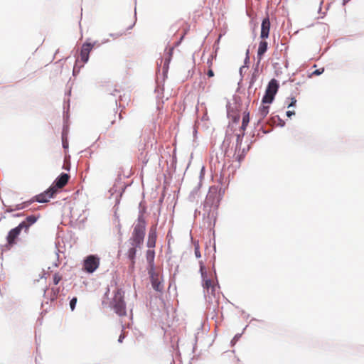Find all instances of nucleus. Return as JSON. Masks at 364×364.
Masks as SVG:
<instances>
[{"label":"nucleus","instance_id":"nucleus-3","mask_svg":"<svg viewBox=\"0 0 364 364\" xmlns=\"http://www.w3.org/2000/svg\"><path fill=\"white\" fill-rule=\"evenodd\" d=\"M38 217L35 215L28 216L25 220L22 221L17 227L11 229L7 235L6 240L9 246H13L16 243V239L18 237L21 230L28 232L29 228L33 225Z\"/></svg>","mask_w":364,"mask_h":364},{"label":"nucleus","instance_id":"nucleus-5","mask_svg":"<svg viewBox=\"0 0 364 364\" xmlns=\"http://www.w3.org/2000/svg\"><path fill=\"white\" fill-rule=\"evenodd\" d=\"M100 264V258L97 255H90L84 259L82 269L88 274H92L98 269Z\"/></svg>","mask_w":364,"mask_h":364},{"label":"nucleus","instance_id":"nucleus-18","mask_svg":"<svg viewBox=\"0 0 364 364\" xmlns=\"http://www.w3.org/2000/svg\"><path fill=\"white\" fill-rule=\"evenodd\" d=\"M62 144L63 147L64 149H67L68 147V141L67 139V133L66 132L63 131L62 133Z\"/></svg>","mask_w":364,"mask_h":364},{"label":"nucleus","instance_id":"nucleus-11","mask_svg":"<svg viewBox=\"0 0 364 364\" xmlns=\"http://www.w3.org/2000/svg\"><path fill=\"white\" fill-rule=\"evenodd\" d=\"M157 238L156 225H152L149 231L147 247L149 248H154L156 246Z\"/></svg>","mask_w":364,"mask_h":364},{"label":"nucleus","instance_id":"nucleus-7","mask_svg":"<svg viewBox=\"0 0 364 364\" xmlns=\"http://www.w3.org/2000/svg\"><path fill=\"white\" fill-rule=\"evenodd\" d=\"M148 272L153 289L156 291L161 292L164 290V285L159 273L156 271L155 268L148 269Z\"/></svg>","mask_w":364,"mask_h":364},{"label":"nucleus","instance_id":"nucleus-14","mask_svg":"<svg viewBox=\"0 0 364 364\" xmlns=\"http://www.w3.org/2000/svg\"><path fill=\"white\" fill-rule=\"evenodd\" d=\"M268 48V43L265 41V39H262L259 43L258 50H257V60L259 62L262 58L264 54L266 53Z\"/></svg>","mask_w":364,"mask_h":364},{"label":"nucleus","instance_id":"nucleus-15","mask_svg":"<svg viewBox=\"0 0 364 364\" xmlns=\"http://www.w3.org/2000/svg\"><path fill=\"white\" fill-rule=\"evenodd\" d=\"M154 257H155V252L154 250H148L146 254V261L149 264V269L155 268L154 266Z\"/></svg>","mask_w":364,"mask_h":364},{"label":"nucleus","instance_id":"nucleus-19","mask_svg":"<svg viewBox=\"0 0 364 364\" xmlns=\"http://www.w3.org/2000/svg\"><path fill=\"white\" fill-rule=\"evenodd\" d=\"M244 135H245V132H242V134L237 135L236 149L240 147V145H241V143H242V138H243Z\"/></svg>","mask_w":364,"mask_h":364},{"label":"nucleus","instance_id":"nucleus-31","mask_svg":"<svg viewBox=\"0 0 364 364\" xmlns=\"http://www.w3.org/2000/svg\"><path fill=\"white\" fill-rule=\"evenodd\" d=\"M350 0H343V5H346Z\"/></svg>","mask_w":364,"mask_h":364},{"label":"nucleus","instance_id":"nucleus-20","mask_svg":"<svg viewBox=\"0 0 364 364\" xmlns=\"http://www.w3.org/2000/svg\"><path fill=\"white\" fill-rule=\"evenodd\" d=\"M62 279V276L59 273H55L53 275V283L57 285Z\"/></svg>","mask_w":364,"mask_h":364},{"label":"nucleus","instance_id":"nucleus-10","mask_svg":"<svg viewBox=\"0 0 364 364\" xmlns=\"http://www.w3.org/2000/svg\"><path fill=\"white\" fill-rule=\"evenodd\" d=\"M93 45L90 43H85L81 48L80 51V60L85 63L89 60V55L93 48Z\"/></svg>","mask_w":364,"mask_h":364},{"label":"nucleus","instance_id":"nucleus-21","mask_svg":"<svg viewBox=\"0 0 364 364\" xmlns=\"http://www.w3.org/2000/svg\"><path fill=\"white\" fill-rule=\"evenodd\" d=\"M216 55H210L207 60V65L208 66V68H211L213 64V59L215 58Z\"/></svg>","mask_w":364,"mask_h":364},{"label":"nucleus","instance_id":"nucleus-2","mask_svg":"<svg viewBox=\"0 0 364 364\" xmlns=\"http://www.w3.org/2000/svg\"><path fill=\"white\" fill-rule=\"evenodd\" d=\"M220 203V196L218 191V188L215 186L210 188L209 192L205 198L203 211L204 215L207 214V217L210 220L215 222L217 215V209ZM211 223V221H210Z\"/></svg>","mask_w":364,"mask_h":364},{"label":"nucleus","instance_id":"nucleus-13","mask_svg":"<svg viewBox=\"0 0 364 364\" xmlns=\"http://www.w3.org/2000/svg\"><path fill=\"white\" fill-rule=\"evenodd\" d=\"M200 270H201L202 277L203 279V288L205 289L208 292L209 291V289H210L211 293H213L215 291V288L213 281H212L211 279H206V273L203 272V267L200 268Z\"/></svg>","mask_w":364,"mask_h":364},{"label":"nucleus","instance_id":"nucleus-29","mask_svg":"<svg viewBox=\"0 0 364 364\" xmlns=\"http://www.w3.org/2000/svg\"><path fill=\"white\" fill-rule=\"evenodd\" d=\"M124 334H121V335L119 336V337L118 341H119V343H122V341H123V339H124Z\"/></svg>","mask_w":364,"mask_h":364},{"label":"nucleus","instance_id":"nucleus-26","mask_svg":"<svg viewBox=\"0 0 364 364\" xmlns=\"http://www.w3.org/2000/svg\"><path fill=\"white\" fill-rule=\"evenodd\" d=\"M291 102L289 104L288 107H294L296 105V100L294 97L291 99Z\"/></svg>","mask_w":364,"mask_h":364},{"label":"nucleus","instance_id":"nucleus-12","mask_svg":"<svg viewBox=\"0 0 364 364\" xmlns=\"http://www.w3.org/2000/svg\"><path fill=\"white\" fill-rule=\"evenodd\" d=\"M270 30V21L268 17L264 18L262 20V25H261V33H260V38L262 39H266L269 37Z\"/></svg>","mask_w":364,"mask_h":364},{"label":"nucleus","instance_id":"nucleus-25","mask_svg":"<svg viewBox=\"0 0 364 364\" xmlns=\"http://www.w3.org/2000/svg\"><path fill=\"white\" fill-rule=\"evenodd\" d=\"M207 75L209 77H212L214 76V72L213 70H212V68H209L208 72H207Z\"/></svg>","mask_w":364,"mask_h":364},{"label":"nucleus","instance_id":"nucleus-28","mask_svg":"<svg viewBox=\"0 0 364 364\" xmlns=\"http://www.w3.org/2000/svg\"><path fill=\"white\" fill-rule=\"evenodd\" d=\"M25 207H26V205L24 204H19V205H16V210H20V209L24 208Z\"/></svg>","mask_w":364,"mask_h":364},{"label":"nucleus","instance_id":"nucleus-8","mask_svg":"<svg viewBox=\"0 0 364 364\" xmlns=\"http://www.w3.org/2000/svg\"><path fill=\"white\" fill-rule=\"evenodd\" d=\"M56 192L54 190V188H52L51 186L44 191L43 193H41L34 197V200L38 203H47L49 201V200L54 197Z\"/></svg>","mask_w":364,"mask_h":364},{"label":"nucleus","instance_id":"nucleus-1","mask_svg":"<svg viewBox=\"0 0 364 364\" xmlns=\"http://www.w3.org/2000/svg\"><path fill=\"white\" fill-rule=\"evenodd\" d=\"M146 222L143 214L139 215L134 225L132 236L128 240V250L126 255L130 260L129 269L133 271L135 265L136 250L141 249L145 236Z\"/></svg>","mask_w":364,"mask_h":364},{"label":"nucleus","instance_id":"nucleus-24","mask_svg":"<svg viewBox=\"0 0 364 364\" xmlns=\"http://www.w3.org/2000/svg\"><path fill=\"white\" fill-rule=\"evenodd\" d=\"M323 71H324L323 68L318 69V70H316L315 71H314L313 74L316 75H321V73H323Z\"/></svg>","mask_w":364,"mask_h":364},{"label":"nucleus","instance_id":"nucleus-9","mask_svg":"<svg viewBox=\"0 0 364 364\" xmlns=\"http://www.w3.org/2000/svg\"><path fill=\"white\" fill-rule=\"evenodd\" d=\"M70 179V176L68 173H62L59 177H58L53 185L52 188H54L55 191L57 193L58 189L63 188L68 183Z\"/></svg>","mask_w":364,"mask_h":364},{"label":"nucleus","instance_id":"nucleus-27","mask_svg":"<svg viewBox=\"0 0 364 364\" xmlns=\"http://www.w3.org/2000/svg\"><path fill=\"white\" fill-rule=\"evenodd\" d=\"M294 114H295L294 111H290V110H289V111H287V117H291L292 115H294Z\"/></svg>","mask_w":364,"mask_h":364},{"label":"nucleus","instance_id":"nucleus-17","mask_svg":"<svg viewBox=\"0 0 364 364\" xmlns=\"http://www.w3.org/2000/svg\"><path fill=\"white\" fill-rule=\"evenodd\" d=\"M249 122H250V112L245 111L243 112L242 122V125L240 127V129L242 132H245L246 130V128L248 126Z\"/></svg>","mask_w":364,"mask_h":364},{"label":"nucleus","instance_id":"nucleus-32","mask_svg":"<svg viewBox=\"0 0 364 364\" xmlns=\"http://www.w3.org/2000/svg\"><path fill=\"white\" fill-rule=\"evenodd\" d=\"M114 123V119L111 121V124H113Z\"/></svg>","mask_w":364,"mask_h":364},{"label":"nucleus","instance_id":"nucleus-16","mask_svg":"<svg viewBox=\"0 0 364 364\" xmlns=\"http://www.w3.org/2000/svg\"><path fill=\"white\" fill-rule=\"evenodd\" d=\"M269 106L264 105V104L261 105L259 108L258 115L259 120H262L269 113Z\"/></svg>","mask_w":364,"mask_h":364},{"label":"nucleus","instance_id":"nucleus-22","mask_svg":"<svg viewBox=\"0 0 364 364\" xmlns=\"http://www.w3.org/2000/svg\"><path fill=\"white\" fill-rule=\"evenodd\" d=\"M77 303V298L74 297L70 301V306L72 311H73L75 308V305Z\"/></svg>","mask_w":364,"mask_h":364},{"label":"nucleus","instance_id":"nucleus-23","mask_svg":"<svg viewBox=\"0 0 364 364\" xmlns=\"http://www.w3.org/2000/svg\"><path fill=\"white\" fill-rule=\"evenodd\" d=\"M190 29V25L188 24V23H186V26L185 27L183 28V33L182 35V36L181 37V41L183 38V37L187 34V33L188 32Z\"/></svg>","mask_w":364,"mask_h":364},{"label":"nucleus","instance_id":"nucleus-4","mask_svg":"<svg viewBox=\"0 0 364 364\" xmlns=\"http://www.w3.org/2000/svg\"><path fill=\"white\" fill-rule=\"evenodd\" d=\"M124 292L122 289L117 288L114 292V297L110 302L111 307L119 316H124L127 314L126 304L124 301Z\"/></svg>","mask_w":364,"mask_h":364},{"label":"nucleus","instance_id":"nucleus-6","mask_svg":"<svg viewBox=\"0 0 364 364\" xmlns=\"http://www.w3.org/2000/svg\"><path fill=\"white\" fill-rule=\"evenodd\" d=\"M278 90V84L277 80L272 79L268 84L267 88L265 92V95L262 98V104H270L274 100V95Z\"/></svg>","mask_w":364,"mask_h":364},{"label":"nucleus","instance_id":"nucleus-30","mask_svg":"<svg viewBox=\"0 0 364 364\" xmlns=\"http://www.w3.org/2000/svg\"><path fill=\"white\" fill-rule=\"evenodd\" d=\"M196 255L197 257H200V252L198 251V250H196Z\"/></svg>","mask_w":364,"mask_h":364}]
</instances>
